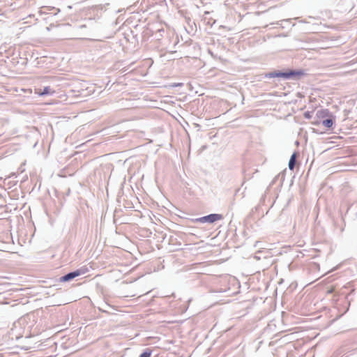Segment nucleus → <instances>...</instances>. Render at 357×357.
I'll return each instance as SVG.
<instances>
[{
  "label": "nucleus",
  "instance_id": "7",
  "mask_svg": "<svg viewBox=\"0 0 357 357\" xmlns=\"http://www.w3.org/2000/svg\"><path fill=\"white\" fill-rule=\"evenodd\" d=\"M152 351L151 349L147 348L144 350L143 353L139 355V357H151Z\"/></svg>",
  "mask_w": 357,
  "mask_h": 357
},
{
  "label": "nucleus",
  "instance_id": "8",
  "mask_svg": "<svg viewBox=\"0 0 357 357\" xmlns=\"http://www.w3.org/2000/svg\"><path fill=\"white\" fill-rule=\"evenodd\" d=\"M305 116L306 118H310V115H309V114H308V113H305Z\"/></svg>",
  "mask_w": 357,
  "mask_h": 357
},
{
  "label": "nucleus",
  "instance_id": "4",
  "mask_svg": "<svg viewBox=\"0 0 357 357\" xmlns=\"http://www.w3.org/2000/svg\"><path fill=\"white\" fill-rule=\"evenodd\" d=\"M39 96H47V95H52L54 93V91L52 90L50 86H45L43 89H38L36 92Z\"/></svg>",
  "mask_w": 357,
  "mask_h": 357
},
{
  "label": "nucleus",
  "instance_id": "3",
  "mask_svg": "<svg viewBox=\"0 0 357 357\" xmlns=\"http://www.w3.org/2000/svg\"><path fill=\"white\" fill-rule=\"evenodd\" d=\"M80 275H81V271L79 270H76L75 271L70 272V273L64 275L63 276L61 277L59 279V281L62 282H68Z\"/></svg>",
  "mask_w": 357,
  "mask_h": 357
},
{
  "label": "nucleus",
  "instance_id": "6",
  "mask_svg": "<svg viewBox=\"0 0 357 357\" xmlns=\"http://www.w3.org/2000/svg\"><path fill=\"white\" fill-rule=\"evenodd\" d=\"M323 126H324L326 128H331L333 125V121L332 119H326L323 120L322 121Z\"/></svg>",
  "mask_w": 357,
  "mask_h": 357
},
{
  "label": "nucleus",
  "instance_id": "2",
  "mask_svg": "<svg viewBox=\"0 0 357 357\" xmlns=\"http://www.w3.org/2000/svg\"><path fill=\"white\" fill-rule=\"evenodd\" d=\"M223 218V216L221 214L212 213L206 216H203L202 218H199L196 219V222L205 223H213L218 220H220Z\"/></svg>",
  "mask_w": 357,
  "mask_h": 357
},
{
  "label": "nucleus",
  "instance_id": "9",
  "mask_svg": "<svg viewBox=\"0 0 357 357\" xmlns=\"http://www.w3.org/2000/svg\"><path fill=\"white\" fill-rule=\"evenodd\" d=\"M52 9H54V7H52V8H48L49 10H52Z\"/></svg>",
  "mask_w": 357,
  "mask_h": 357
},
{
  "label": "nucleus",
  "instance_id": "5",
  "mask_svg": "<svg viewBox=\"0 0 357 357\" xmlns=\"http://www.w3.org/2000/svg\"><path fill=\"white\" fill-rule=\"evenodd\" d=\"M296 162V153H294L291 155V156L289 159V164H288L289 169L290 170H294V169L295 167Z\"/></svg>",
  "mask_w": 357,
  "mask_h": 357
},
{
  "label": "nucleus",
  "instance_id": "1",
  "mask_svg": "<svg viewBox=\"0 0 357 357\" xmlns=\"http://www.w3.org/2000/svg\"><path fill=\"white\" fill-rule=\"evenodd\" d=\"M303 72L296 70H289L288 72L273 71L265 74L266 78L280 77L284 79H289L294 77L303 75Z\"/></svg>",
  "mask_w": 357,
  "mask_h": 357
}]
</instances>
